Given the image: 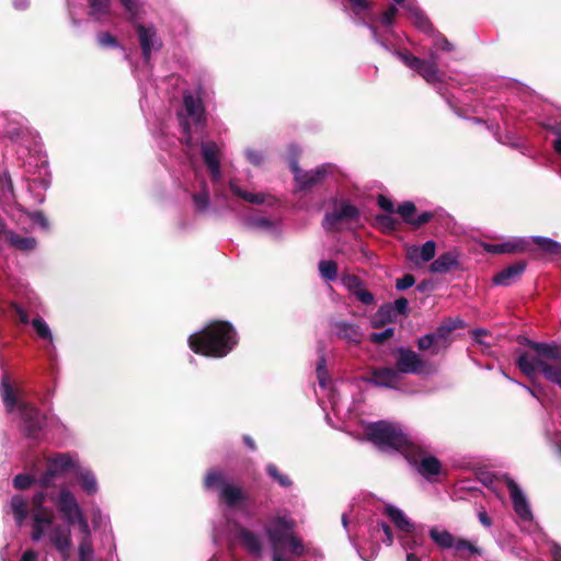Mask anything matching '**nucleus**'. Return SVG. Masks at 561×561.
<instances>
[{"label": "nucleus", "instance_id": "obj_18", "mask_svg": "<svg viewBox=\"0 0 561 561\" xmlns=\"http://www.w3.org/2000/svg\"><path fill=\"white\" fill-rule=\"evenodd\" d=\"M436 253V243L432 240L420 245H407L405 256L414 266H421L434 259Z\"/></svg>", "mask_w": 561, "mask_h": 561}, {"label": "nucleus", "instance_id": "obj_29", "mask_svg": "<svg viewBox=\"0 0 561 561\" xmlns=\"http://www.w3.org/2000/svg\"><path fill=\"white\" fill-rule=\"evenodd\" d=\"M5 239L10 243V245L21 251H31L34 250L37 245L35 238L21 237L13 231H8L5 234Z\"/></svg>", "mask_w": 561, "mask_h": 561}, {"label": "nucleus", "instance_id": "obj_1", "mask_svg": "<svg viewBox=\"0 0 561 561\" xmlns=\"http://www.w3.org/2000/svg\"><path fill=\"white\" fill-rule=\"evenodd\" d=\"M46 494L37 492L32 499V535L33 541L45 540L62 558L68 561L72 548L71 526L77 525L78 529L87 528L88 518L78 503L76 496L66 488L60 489L57 495L50 496V502L65 520V525L54 519V513L44 506Z\"/></svg>", "mask_w": 561, "mask_h": 561}, {"label": "nucleus", "instance_id": "obj_16", "mask_svg": "<svg viewBox=\"0 0 561 561\" xmlns=\"http://www.w3.org/2000/svg\"><path fill=\"white\" fill-rule=\"evenodd\" d=\"M505 483L510 492L511 500L513 502V507L517 516L522 520H531L533 519V513L530 510L529 502L523 492V490L519 488V485L510 477H505Z\"/></svg>", "mask_w": 561, "mask_h": 561}, {"label": "nucleus", "instance_id": "obj_49", "mask_svg": "<svg viewBox=\"0 0 561 561\" xmlns=\"http://www.w3.org/2000/svg\"><path fill=\"white\" fill-rule=\"evenodd\" d=\"M354 296L364 305L368 306L374 304L375 298L374 295L362 286L357 291H355Z\"/></svg>", "mask_w": 561, "mask_h": 561}, {"label": "nucleus", "instance_id": "obj_58", "mask_svg": "<svg viewBox=\"0 0 561 561\" xmlns=\"http://www.w3.org/2000/svg\"><path fill=\"white\" fill-rule=\"evenodd\" d=\"M356 14L369 9V2L366 0H350Z\"/></svg>", "mask_w": 561, "mask_h": 561}, {"label": "nucleus", "instance_id": "obj_62", "mask_svg": "<svg viewBox=\"0 0 561 561\" xmlns=\"http://www.w3.org/2000/svg\"><path fill=\"white\" fill-rule=\"evenodd\" d=\"M435 47L437 49L450 51L453 50V45L445 37H438L435 39Z\"/></svg>", "mask_w": 561, "mask_h": 561}, {"label": "nucleus", "instance_id": "obj_6", "mask_svg": "<svg viewBox=\"0 0 561 561\" xmlns=\"http://www.w3.org/2000/svg\"><path fill=\"white\" fill-rule=\"evenodd\" d=\"M0 394L8 412L11 413L14 408L18 409L26 435L32 438H37L44 426L45 419L33 405L18 401L7 376H3L0 382Z\"/></svg>", "mask_w": 561, "mask_h": 561}, {"label": "nucleus", "instance_id": "obj_57", "mask_svg": "<svg viewBox=\"0 0 561 561\" xmlns=\"http://www.w3.org/2000/svg\"><path fill=\"white\" fill-rule=\"evenodd\" d=\"M462 325V321L460 319H448L445 322H443L439 327L445 328V332H451L456 330L457 328H460Z\"/></svg>", "mask_w": 561, "mask_h": 561}, {"label": "nucleus", "instance_id": "obj_11", "mask_svg": "<svg viewBox=\"0 0 561 561\" xmlns=\"http://www.w3.org/2000/svg\"><path fill=\"white\" fill-rule=\"evenodd\" d=\"M396 55L407 67L417 72L426 82L436 83L440 80L435 53H430L428 60L420 59L408 51H397Z\"/></svg>", "mask_w": 561, "mask_h": 561}, {"label": "nucleus", "instance_id": "obj_37", "mask_svg": "<svg viewBox=\"0 0 561 561\" xmlns=\"http://www.w3.org/2000/svg\"><path fill=\"white\" fill-rule=\"evenodd\" d=\"M319 273L323 279L332 282L337 277V265L332 260H322L319 262Z\"/></svg>", "mask_w": 561, "mask_h": 561}, {"label": "nucleus", "instance_id": "obj_46", "mask_svg": "<svg viewBox=\"0 0 561 561\" xmlns=\"http://www.w3.org/2000/svg\"><path fill=\"white\" fill-rule=\"evenodd\" d=\"M417 346L420 350H428L431 347L434 348V353H437L439 350H437V345L434 340V335L432 333L425 334L424 336L420 337L417 341Z\"/></svg>", "mask_w": 561, "mask_h": 561}, {"label": "nucleus", "instance_id": "obj_45", "mask_svg": "<svg viewBox=\"0 0 561 561\" xmlns=\"http://www.w3.org/2000/svg\"><path fill=\"white\" fill-rule=\"evenodd\" d=\"M376 317L381 323H386L392 322L397 314L393 312V307H391V305H383L379 308Z\"/></svg>", "mask_w": 561, "mask_h": 561}, {"label": "nucleus", "instance_id": "obj_35", "mask_svg": "<svg viewBox=\"0 0 561 561\" xmlns=\"http://www.w3.org/2000/svg\"><path fill=\"white\" fill-rule=\"evenodd\" d=\"M11 510L18 526H21L27 516V504L24 499L20 495L12 496Z\"/></svg>", "mask_w": 561, "mask_h": 561}, {"label": "nucleus", "instance_id": "obj_2", "mask_svg": "<svg viewBox=\"0 0 561 561\" xmlns=\"http://www.w3.org/2000/svg\"><path fill=\"white\" fill-rule=\"evenodd\" d=\"M366 435L381 451L402 454L409 463L427 480L440 473L439 460L426 455L424 448L404 433L399 424L387 421L371 423L366 428Z\"/></svg>", "mask_w": 561, "mask_h": 561}, {"label": "nucleus", "instance_id": "obj_42", "mask_svg": "<svg viewBox=\"0 0 561 561\" xmlns=\"http://www.w3.org/2000/svg\"><path fill=\"white\" fill-rule=\"evenodd\" d=\"M415 205L412 202H404L398 207L397 211L405 222L411 225L415 217Z\"/></svg>", "mask_w": 561, "mask_h": 561}, {"label": "nucleus", "instance_id": "obj_28", "mask_svg": "<svg viewBox=\"0 0 561 561\" xmlns=\"http://www.w3.org/2000/svg\"><path fill=\"white\" fill-rule=\"evenodd\" d=\"M239 540L253 554H260L262 549L261 538L245 528H240Z\"/></svg>", "mask_w": 561, "mask_h": 561}, {"label": "nucleus", "instance_id": "obj_55", "mask_svg": "<svg viewBox=\"0 0 561 561\" xmlns=\"http://www.w3.org/2000/svg\"><path fill=\"white\" fill-rule=\"evenodd\" d=\"M398 10L396 7H390L383 14L381 15V23L386 26H391L397 14Z\"/></svg>", "mask_w": 561, "mask_h": 561}, {"label": "nucleus", "instance_id": "obj_63", "mask_svg": "<svg viewBox=\"0 0 561 561\" xmlns=\"http://www.w3.org/2000/svg\"><path fill=\"white\" fill-rule=\"evenodd\" d=\"M13 309H14L16 316L19 317L20 322L23 324H27L30 321L27 312L18 305H13Z\"/></svg>", "mask_w": 561, "mask_h": 561}, {"label": "nucleus", "instance_id": "obj_60", "mask_svg": "<svg viewBox=\"0 0 561 561\" xmlns=\"http://www.w3.org/2000/svg\"><path fill=\"white\" fill-rule=\"evenodd\" d=\"M432 218V214L428 211H424L419 216H415L412 224L415 227H420L424 224H426Z\"/></svg>", "mask_w": 561, "mask_h": 561}, {"label": "nucleus", "instance_id": "obj_7", "mask_svg": "<svg viewBox=\"0 0 561 561\" xmlns=\"http://www.w3.org/2000/svg\"><path fill=\"white\" fill-rule=\"evenodd\" d=\"M184 134V141L188 148L195 146L194 134L203 137L205 112L199 96L191 92L183 95V108L178 114Z\"/></svg>", "mask_w": 561, "mask_h": 561}, {"label": "nucleus", "instance_id": "obj_52", "mask_svg": "<svg viewBox=\"0 0 561 561\" xmlns=\"http://www.w3.org/2000/svg\"><path fill=\"white\" fill-rule=\"evenodd\" d=\"M32 482L33 479L28 474H18L13 480L14 486L20 490L28 488Z\"/></svg>", "mask_w": 561, "mask_h": 561}, {"label": "nucleus", "instance_id": "obj_12", "mask_svg": "<svg viewBox=\"0 0 561 561\" xmlns=\"http://www.w3.org/2000/svg\"><path fill=\"white\" fill-rule=\"evenodd\" d=\"M359 219L358 209L348 202L342 201L335 203L331 213H328L323 219V228L325 230H333L339 225H353L357 224Z\"/></svg>", "mask_w": 561, "mask_h": 561}, {"label": "nucleus", "instance_id": "obj_59", "mask_svg": "<svg viewBox=\"0 0 561 561\" xmlns=\"http://www.w3.org/2000/svg\"><path fill=\"white\" fill-rule=\"evenodd\" d=\"M31 220L41 226L43 229H47L48 228V221L47 219L45 218V216L39 213V211H35L31 215Z\"/></svg>", "mask_w": 561, "mask_h": 561}, {"label": "nucleus", "instance_id": "obj_38", "mask_svg": "<svg viewBox=\"0 0 561 561\" xmlns=\"http://www.w3.org/2000/svg\"><path fill=\"white\" fill-rule=\"evenodd\" d=\"M193 201L195 207L198 210H206L209 206V191L207 188L206 182L201 181V191L193 195Z\"/></svg>", "mask_w": 561, "mask_h": 561}, {"label": "nucleus", "instance_id": "obj_24", "mask_svg": "<svg viewBox=\"0 0 561 561\" xmlns=\"http://www.w3.org/2000/svg\"><path fill=\"white\" fill-rule=\"evenodd\" d=\"M80 539L78 545L79 561H93L94 549L92 545V531L90 525L87 528H80Z\"/></svg>", "mask_w": 561, "mask_h": 561}, {"label": "nucleus", "instance_id": "obj_48", "mask_svg": "<svg viewBox=\"0 0 561 561\" xmlns=\"http://www.w3.org/2000/svg\"><path fill=\"white\" fill-rule=\"evenodd\" d=\"M380 531H382L385 536V538H382V541L386 542L387 545H391L393 541V537L390 527L387 524L381 523L380 525H377L373 529L374 535L379 534Z\"/></svg>", "mask_w": 561, "mask_h": 561}, {"label": "nucleus", "instance_id": "obj_56", "mask_svg": "<svg viewBox=\"0 0 561 561\" xmlns=\"http://www.w3.org/2000/svg\"><path fill=\"white\" fill-rule=\"evenodd\" d=\"M377 221L385 228L387 229H394L396 227V220L394 218L391 216V214H387V215H381V216H378L377 217Z\"/></svg>", "mask_w": 561, "mask_h": 561}, {"label": "nucleus", "instance_id": "obj_61", "mask_svg": "<svg viewBox=\"0 0 561 561\" xmlns=\"http://www.w3.org/2000/svg\"><path fill=\"white\" fill-rule=\"evenodd\" d=\"M378 205L383 210L388 211L389 214H392V211H393V204H392V202L388 197L380 195L379 198H378Z\"/></svg>", "mask_w": 561, "mask_h": 561}, {"label": "nucleus", "instance_id": "obj_64", "mask_svg": "<svg viewBox=\"0 0 561 561\" xmlns=\"http://www.w3.org/2000/svg\"><path fill=\"white\" fill-rule=\"evenodd\" d=\"M21 561H38V554L35 550H26L22 554Z\"/></svg>", "mask_w": 561, "mask_h": 561}, {"label": "nucleus", "instance_id": "obj_43", "mask_svg": "<svg viewBox=\"0 0 561 561\" xmlns=\"http://www.w3.org/2000/svg\"><path fill=\"white\" fill-rule=\"evenodd\" d=\"M317 378L320 388L325 389L329 383V376L325 369V358L321 356L317 364Z\"/></svg>", "mask_w": 561, "mask_h": 561}, {"label": "nucleus", "instance_id": "obj_19", "mask_svg": "<svg viewBox=\"0 0 561 561\" xmlns=\"http://www.w3.org/2000/svg\"><path fill=\"white\" fill-rule=\"evenodd\" d=\"M202 156L205 164L207 165L214 182L221 179V168L219 160V147L214 141H206L202 144Z\"/></svg>", "mask_w": 561, "mask_h": 561}, {"label": "nucleus", "instance_id": "obj_54", "mask_svg": "<svg viewBox=\"0 0 561 561\" xmlns=\"http://www.w3.org/2000/svg\"><path fill=\"white\" fill-rule=\"evenodd\" d=\"M245 157L250 163L253 165H260L263 162V154L259 151H254L252 149L245 150Z\"/></svg>", "mask_w": 561, "mask_h": 561}, {"label": "nucleus", "instance_id": "obj_53", "mask_svg": "<svg viewBox=\"0 0 561 561\" xmlns=\"http://www.w3.org/2000/svg\"><path fill=\"white\" fill-rule=\"evenodd\" d=\"M391 307H393V312L398 314H405L408 311L409 302L405 298L401 297L397 299Z\"/></svg>", "mask_w": 561, "mask_h": 561}, {"label": "nucleus", "instance_id": "obj_44", "mask_svg": "<svg viewBox=\"0 0 561 561\" xmlns=\"http://www.w3.org/2000/svg\"><path fill=\"white\" fill-rule=\"evenodd\" d=\"M437 350L446 348L450 343V333L445 332V328L438 327L434 333Z\"/></svg>", "mask_w": 561, "mask_h": 561}, {"label": "nucleus", "instance_id": "obj_33", "mask_svg": "<svg viewBox=\"0 0 561 561\" xmlns=\"http://www.w3.org/2000/svg\"><path fill=\"white\" fill-rule=\"evenodd\" d=\"M430 537L432 540L443 549H450L455 545V537L447 530H440L437 527L430 529Z\"/></svg>", "mask_w": 561, "mask_h": 561}, {"label": "nucleus", "instance_id": "obj_22", "mask_svg": "<svg viewBox=\"0 0 561 561\" xmlns=\"http://www.w3.org/2000/svg\"><path fill=\"white\" fill-rule=\"evenodd\" d=\"M405 551H413L424 546L425 531L423 526H412V530H405L399 538Z\"/></svg>", "mask_w": 561, "mask_h": 561}, {"label": "nucleus", "instance_id": "obj_47", "mask_svg": "<svg viewBox=\"0 0 561 561\" xmlns=\"http://www.w3.org/2000/svg\"><path fill=\"white\" fill-rule=\"evenodd\" d=\"M394 334L393 328H387L386 330L381 332H375L370 334V341L377 344H381L388 339L392 337Z\"/></svg>", "mask_w": 561, "mask_h": 561}, {"label": "nucleus", "instance_id": "obj_17", "mask_svg": "<svg viewBox=\"0 0 561 561\" xmlns=\"http://www.w3.org/2000/svg\"><path fill=\"white\" fill-rule=\"evenodd\" d=\"M484 250L492 254L530 252V240L523 237H513L501 243H485Z\"/></svg>", "mask_w": 561, "mask_h": 561}, {"label": "nucleus", "instance_id": "obj_40", "mask_svg": "<svg viewBox=\"0 0 561 561\" xmlns=\"http://www.w3.org/2000/svg\"><path fill=\"white\" fill-rule=\"evenodd\" d=\"M266 472L280 486L288 488L291 485V480L289 479V477L279 472L274 463H268L266 466Z\"/></svg>", "mask_w": 561, "mask_h": 561}, {"label": "nucleus", "instance_id": "obj_41", "mask_svg": "<svg viewBox=\"0 0 561 561\" xmlns=\"http://www.w3.org/2000/svg\"><path fill=\"white\" fill-rule=\"evenodd\" d=\"M341 283L342 285L351 293L355 294L363 285V282L359 279L358 276L353 274H343L341 275Z\"/></svg>", "mask_w": 561, "mask_h": 561}, {"label": "nucleus", "instance_id": "obj_13", "mask_svg": "<svg viewBox=\"0 0 561 561\" xmlns=\"http://www.w3.org/2000/svg\"><path fill=\"white\" fill-rule=\"evenodd\" d=\"M330 332L350 345L360 344L364 337L362 328L355 322L346 320L330 321Z\"/></svg>", "mask_w": 561, "mask_h": 561}, {"label": "nucleus", "instance_id": "obj_36", "mask_svg": "<svg viewBox=\"0 0 561 561\" xmlns=\"http://www.w3.org/2000/svg\"><path fill=\"white\" fill-rule=\"evenodd\" d=\"M90 15L95 20H101L110 13L111 0H89Z\"/></svg>", "mask_w": 561, "mask_h": 561}, {"label": "nucleus", "instance_id": "obj_39", "mask_svg": "<svg viewBox=\"0 0 561 561\" xmlns=\"http://www.w3.org/2000/svg\"><path fill=\"white\" fill-rule=\"evenodd\" d=\"M32 325L38 335V337L43 340L49 341L50 344H53V333L48 327V324L39 317L34 318L32 320Z\"/></svg>", "mask_w": 561, "mask_h": 561}, {"label": "nucleus", "instance_id": "obj_10", "mask_svg": "<svg viewBox=\"0 0 561 561\" xmlns=\"http://www.w3.org/2000/svg\"><path fill=\"white\" fill-rule=\"evenodd\" d=\"M79 462L76 456L70 454H59L48 460L46 471L39 478L42 486H48L54 483L57 478L75 473Z\"/></svg>", "mask_w": 561, "mask_h": 561}, {"label": "nucleus", "instance_id": "obj_23", "mask_svg": "<svg viewBox=\"0 0 561 561\" xmlns=\"http://www.w3.org/2000/svg\"><path fill=\"white\" fill-rule=\"evenodd\" d=\"M525 268L526 265L523 262L513 264L499 272L493 277V283L500 286H510L524 273Z\"/></svg>", "mask_w": 561, "mask_h": 561}, {"label": "nucleus", "instance_id": "obj_27", "mask_svg": "<svg viewBox=\"0 0 561 561\" xmlns=\"http://www.w3.org/2000/svg\"><path fill=\"white\" fill-rule=\"evenodd\" d=\"M75 474L79 478L83 491L93 495L98 492V481L93 472L88 468H82L80 465L77 468Z\"/></svg>", "mask_w": 561, "mask_h": 561}, {"label": "nucleus", "instance_id": "obj_20", "mask_svg": "<svg viewBox=\"0 0 561 561\" xmlns=\"http://www.w3.org/2000/svg\"><path fill=\"white\" fill-rule=\"evenodd\" d=\"M401 379L399 371L391 367L376 368L368 381L378 387L394 388Z\"/></svg>", "mask_w": 561, "mask_h": 561}, {"label": "nucleus", "instance_id": "obj_5", "mask_svg": "<svg viewBox=\"0 0 561 561\" xmlns=\"http://www.w3.org/2000/svg\"><path fill=\"white\" fill-rule=\"evenodd\" d=\"M295 526L296 522L286 511L276 513L267 520L265 534L273 550L288 548L290 553L296 557L305 554V545L294 535Z\"/></svg>", "mask_w": 561, "mask_h": 561}, {"label": "nucleus", "instance_id": "obj_8", "mask_svg": "<svg viewBox=\"0 0 561 561\" xmlns=\"http://www.w3.org/2000/svg\"><path fill=\"white\" fill-rule=\"evenodd\" d=\"M125 11L129 15V20L134 23L139 44L146 62H149L152 51L159 50L162 46L161 39L158 37L153 26H145L137 23L142 13V5L136 0H119Z\"/></svg>", "mask_w": 561, "mask_h": 561}, {"label": "nucleus", "instance_id": "obj_26", "mask_svg": "<svg viewBox=\"0 0 561 561\" xmlns=\"http://www.w3.org/2000/svg\"><path fill=\"white\" fill-rule=\"evenodd\" d=\"M229 187L232 191V193H234L237 196L241 197L242 199L251 204H267L271 206L276 202V199L273 196L266 195L264 193H251L244 191L233 182L229 183Z\"/></svg>", "mask_w": 561, "mask_h": 561}, {"label": "nucleus", "instance_id": "obj_25", "mask_svg": "<svg viewBox=\"0 0 561 561\" xmlns=\"http://www.w3.org/2000/svg\"><path fill=\"white\" fill-rule=\"evenodd\" d=\"M458 265V253L456 251H448L440 254L436 260L432 262L430 265V271L432 273H447L451 268Z\"/></svg>", "mask_w": 561, "mask_h": 561}, {"label": "nucleus", "instance_id": "obj_3", "mask_svg": "<svg viewBox=\"0 0 561 561\" xmlns=\"http://www.w3.org/2000/svg\"><path fill=\"white\" fill-rule=\"evenodd\" d=\"M237 342V332L230 323L224 321L211 322L188 337V345L194 353L209 357L226 356Z\"/></svg>", "mask_w": 561, "mask_h": 561}, {"label": "nucleus", "instance_id": "obj_21", "mask_svg": "<svg viewBox=\"0 0 561 561\" xmlns=\"http://www.w3.org/2000/svg\"><path fill=\"white\" fill-rule=\"evenodd\" d=\"M248 228L265 232L273 237H278L282 233V220L280 219H268L265 217L254 216L245 219Z\"/></svg>", "mask_w": 561, "mask_h": 561}, {"label": "nucleus", "instance_id": "obj_4", "mask_svg": "<svg viewBox=\"0 0 561 561\" xmlns=\"http://www.w3.org/2000/svg\"><path fill=\"white\" fill-rule=\"evenodd\" d=\"M527 345L536 355L522 354L517 359L518 368L528 377L540 371L543 377L561 389V355L556 344L529 341Z\"/></svg>", "mask_w": 561, "mask_h": 561}, {"label": "nucleus", "instance_id": "obj_32", "mask_svg": "<svg viewBox=\"0 0 561 561\" xmlns=\"http://www.w3.org/2000/svg\"><path fill=\"white\" fill-rule=\"evenodd\" d=\"M409 19L415 24L417 28L423 32H428L431 30V23L424 13L414 4L409 3L405 7Z\"/></svg>", "mask_w": 561, "mask_h": 561}, {"label": "nucleus", "instance_id": "obj_30", "mask_svg": "<svg viewBox=\"0 0 561 561\" xmlns=\"http://www.w3.org/2000/svg\"><path fill=\"white\" fill-rule=\"evenodd\" d=\"M386 513L389 518L396 524L397 528L404 533L405 530H412V524L405 516V514L398 507L393 505H388L386 507Z\"/></svg>", "mask_w": 561, "mask_h": 561}, {"label": "nucleus", "instance_id": "obj_34", "mask_svg": "<svg viewBox=\"0 0 561 561\" xmlns=\"http://www.w3.org/2000/svg\"><path fill=\"white\" fill-rule=\"evenodd\" d=\"M530 240V247L533 243H536L539 249L548 254H558L561 255V243L546 237H530L527 238Z\"/></svg>", "mask_w": 561, "mask_h": 561}, {"label": "nucleus", "instance_id": "obj_31", "mask_svg": "<svg viewBox=\"0 0 561 561\" xmlns=\"http://www.w3.org/2000/svg\"><path fill=\"white\" fill-rule=\"evenodd\" d=\"M455 554L460 558L470 559L476 554H481V549L473 542L462 538L455 539L454 545Z\"/></svg>", "mask_w": 561, "mask_h": 561}, {"label": "nucleus", "instance_id": "obj_51", "mask_svg": "<svg viewBox=\"0 0 561 561\" xmlns=\"http://www.w3.org/2000/svg\"><path fill=\"white\" fill-rule=\"evenodd\" d=\"M98 42L103 47H116L117 42L114 36L107 32L100 33L98 35Z\"/></svg>", "mask_w": 561, "mask_h": 561}, {"label": "nucleus", "instance_id": "obj_15", "mask_svg": "<svg viewBox=\"0 0 561 561\" xmlns=\"http://www.w3.org/2000/svg\"><path fill=\"white\" fill-rule=\"evenodd\" d=\"M397 370L399 374H422L425 370L426 363L422 360L419 354L405 348L399 347L397 350Z\"/></svg>", "mask_w": 561, "mask_h": 561}, {"label": "nucleus", "instance_id": "obj_14", "mask_svg": "<svg viewBox=\"0 0 561 561\" xmlns=\"http://www.w3.org/2000/svg\"><path fill=\"white\" fill-rule=\"evenodd\" d=\"M290 169L294 173L298 190H309L317 185L329 172V165H322L312 171L304 172L295 159L290 160Z\"/></svg>", "mask_w": 561, "mask_h": 561}, {"label": "nucleus", "instance_id": "obj_50", "mask_svg": "<svg viewBox=\"0 0 561 561\" xmlns=\"http://www.w3.org/2000/svg\"><path fill=\"white\" fill-rule=\"evenodd\" d=\"M415 284V278L411 274H405L403 277L398 278L396 282V288L398 290H405Z\"/></svg>", "mask_w": 561, "mask_h": 561}, {"label": "nucleus", "instance_id": "obj_9", "mask_svg": "<svg viewBox=\"0 0 561 561\" xmlns=\"http://www.w3.org/2000/svg\"><path fill=\"white\" fill-rule=\"evenodd\" d=\"M204 486L206 490L218 489L220 500L230 507L237 505L243 497L241 488L230 483L227 477L217 469L207 472Z\"/></svg>", "mask_w": 561, "mask_h": 561}]
</instances>
